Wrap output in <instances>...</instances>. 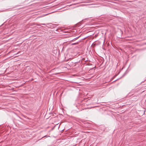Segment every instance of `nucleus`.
<instances>
[{
    "label": "nucleus",
    "instance_id": "nucleus-1",
    "mask_svg": "<svg viewBox=\"0 0 146 146\" xmlns=\"http://www.w3.org/2000/svg\"><path fill=\"white\" fill-rule=\"evenodd\" d=\"M47 137V136L45 135V136H44V137H42V138L45 137Z\"/></svg>",
    "mask_w": 146,
    "mask_h": 146
},
{
    "label": "nucleus",
    "instance_id": "nucleus-2",
    "mask_svg": "<svg viewBox=\"0 0 146 146\" xmlns=\"http://www.w3.org/2000/svg\"><path fill=\"white\" fill-rule=\"evenodd\" d=\"M42 25H45V24H42Z\"/></svg>",
    "mask_w": 146,
    "mask_h": 146
},
{
    "label": "nucleus",
    "instance_id": "nucleus-3",
    "mask_svg": "<svg viewBox=\"0 0 146 146\" xmlns=\"http://www.w3.org/2000/svg\"><path fill=\"white\" fill-rule=\"evenodd\" d=\"M78 38V37H77V38H76V39H77Z\"/></svg>",
    "mask_w": 146,
    "mask_h": 146
},
{
    "label": "nucleus",
    "instance_id": "nucleus-4",
    "mask_svg": "<svg viewBox=\"0 0 146 146\" xmlns=\"http://www.w3.org/2000/svg\"><path fill=\"white\" fill-rule=\"evenodd\" d=\"M50 24L51 25H52V23H50Z\"/></svg>",
    "mask_w": 146,
    "mask_h": 146
}]
</instances>
